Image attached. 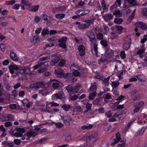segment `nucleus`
Returning a JSON list of instances; mask_svg holds the SVG:
<instances>
[{"mask_svg":"<svg viewBox=\"0 0 147 147\" xmlns=\"http://www.w3.org/2000/svg\"><path fill=\"white\" fill-rule=\"evenodd\" d=\"M96 89V86L95 85H92L90 87V90L91 91L95 92Z\"/></svg>","mask_w":147,"mask_h":147,"instance_id":"nucleus-58","label":"nucleus"},{"mask_svg":"<svg viewBox=\"0 0 147 147\" xmlns=\"http://www.w3.org/2000/svg\"><path fill=\"white\" fill-rule=\"evenodd\" d=\"M134 17V14L133 15H131L128 18L127 20V24H129L133 19V18Z\"/></svg>","mask_w":147,"mask_h":147,"instance_id":"nucleus-55","label":"nucleus"},{"mask_svg":"<svg viewBox=\"0 0 147 147\" xmlns=\"http://www.w3.org/2000/svg\"><path fill=\"white\" fill-rule=\"evenodd\" d=\"M147 129L146 126H144L139 129L136 133L135 136H141L144 133V131Z\"/></svg>","mask_w":147,"mask_h":147,"instance_id":"nucleus-16","label":"nucleus"},{"mask_svg":"<svg viewBox=\"0 0 147 147\" xmlns=\"http://www.w3.org/2000/svg\"><path fill=\"white\" fill-rule=\"evenodd\" d=\"M144 104V102L143 101H140L134 103L133 106L134 107H138L140 109L143 106Z\"/></svg>","mask_w":147,"mask_h":147,"instance_id":"nucleus-29","label":"nucleus"},{"mask_svg":"<svg viewBox=\"0 0 147 147\" xmlns=\"http://www.w3.org/2000/svg\"><path fill=\"white\" fill-rule=\"evenodd\" d=\"M96 93L95 92H94L89 94V98L90 100H93L95 97Z\"/></svg>","mask_w":147,"mask_h":147,"instance_id":"nucleus-36","label":"nucleus"},{"mask_svg":"<svg viewBox=\"0 0 147 147\" xmlns=\"http://www.w3.org/2000/svg\"><path fill=\"white\" fill-rule=\"evenodd\" d=\"M110 78V76H109L108 77L105 78L102 82L103 84L105 86H107L108 85V82Z\"/></svg>","mask_w":147,"mask_h":147,"instance_id":"nucleus-42","label":"nucleus"},{"mask_svg":"<svg viewBox=\"0 0 147 147\" xmlns=\"http://www.w3.org/2000/svg\"><path fill=\"white\" fill-rule=\"evenodd\" d=\"M58 36H55L48 38L47 40L49 42H53L57 40Z\"/></svg>","mask_w":147,"mask_h":147,"instance_id":"nucleus-51","label":"nucleus"},{"mask_svg":"<svg viewBox=\"0 0 147 147\" xmlns=\"http://www.w3.org/2000/svg\"><path fill=\"white\" fill-rule=\"evenodd\" d=\"M87 36L88 37L91 43H93L96 42L95 36L93 32L91 31H88L86 33Z\"/></svg>","mask_w":147,"mask_h":147,"instance_id":"nucleus-8","label":"nucleus"},{"mask_svg":"<svg viewBox=\"0 0 147 147\" xmlns=\"http://www.w3.org/2000/svg\"><path fill=\"white\" fill-rule=\"evenodd\" d=\"M3 147H11L13 146L12 143L11 142H5L2 143Z\"/></svg>","mask_w":147,"mask_h":147,"instance_id":"nucleus-33","label":"nucleus"},{"mask_svg":"<svg viewBox=\"0 0 147 147\" xmlns=\"http://www.w3.org/2000/svg\"><path fill=\"white\" fill-rule=\"evenodd\" d=\"M121 117V115H118L117 113H116L114 116V117L112 118L109 119V121L110 122L115 121L116 120H119L122 119Z\"/></svg>","mask_w":147,"mask_h":147,"instance_id":"nucleus-18","label":"nucleus"},{"mask_svg":"<svg viewBox=\"0 0 147 147\" xmlns=\"http://www.w3.org/2000/svg\"><path fill=\"white\" fill-rule=\"evenodd\" d=\"M67 39L66 37H63L62 38L59 39L58 40L60 43L59 44V46L63 49L66 48V47L65 43Z\"/></svg>","mask_w":147,"mask_h":147,"instance_id":"nucleus-11","label":"nucleus"},{"mask_svg":"<svg viewBox=\"0 0 147 147\" xmlns=\"http://www.w3.org/2000/svg\"><path fill=\"white\" fill-rule=\"evenodd\" d=\"M7 106L10 109H16L17 108L16 105L15 104H10Z\"/></svg>","mask_w":147,"mask_h":147,"instance_id":"nucleus-53","label":"nucleus"},{"mask_svg":"<svg viewBox=\"0 0 147 147\" xmlns=\"http://www.w3.org/2000/svg\"><path fill=\"white\" fill-rule=\"evenodd\" d=\"M14 119V116L11 114H6L2 117L3 120L4 121L12 120Z\"/></svg>","mask_w":147,"mask_h":147,"instance_id":"nucleus-15","label":"nucleus"},{"mask_svg":"<svg viewBox=\"0 0 147 147\" xmlns=\"http://www.w3.org/2000/svg\"><path fill=\"white\" fill-rule=\"evenodd\" d=\"M61 119L65 123L67 122L69 123L72 119L71 117L68 115H65L64 116H61Z\"/></svg>","mask_w":147,"mask_h":147,"instance_id":"nucleus-22","label":"nucleus"},{"mask_svg":"<svg viewBox=\"0 0 147 147\" xmlns=\"http://www.w3.org/2000/svg\"><path fill=\"white\" fill-rule=\"evenodd\" d=\"M50 64V63L49 61L41 62L34 66L32 67V68H33L34 70H36L37 69H42L38 71V73H42V70L46 67L49 66Z\"/></svg>","mask_w":147,"mask_h":147,"instance_id":"nucleus-2","label":"nucleus"},{"mask_svg":"<svg viewBox=\"0 0 147 147\" xmlns=\"http://www.w3.org/2000/svg\"><path fill=\"white\" fill-rule=\"evenodd\" d=\"M115 136L116 139L115 140L117 141V142H119L121 139L120 134L119 132H117Z\"/></svg>","mask_w":147,"mask_h":147,"instance_id":"nucleus-50","label":"nucleus"},{"mask_svg":"<svg viewBox=\"0 0 147 147\" xmlns=\"http://www.w3.org/2000/svg\"><path fill=\"white\" fill-rule=\"evenodd\" d=\"M138 123L140 125L144 124L146 123L145 120L142 121L140 117H138L137 120Z\"/></svg>","mask_w":147,"mask_h":147,"instance_id":"nucleus-52","label":"nucleus"},{"mask_svg":"<svg viewBox=\"0 0 147 147\" xmlns=\"http://www.w3.org/2000/svg\"><path fill=\"white\" fill-rule=\"evenodd\" d=\"M114 56L113 51L110 49H106L104 56L107 58L109 61H111Z\"/></svg>","mask_w":147,"mask_h":147,"instance_id":"nucleus-4","label":"nucleus"},{"mask_svg":"<svg viewBox=\"0 0 147 147\" xmlns=\"http://www.w3.org/2000/svg\"><path fill=\"white\" fill-rule=\"evenodd\" d=\"M65 16V14L63 13H60L57 14L56 15L55 17L58 19H61L63 18Z\"/></svg>","mask_w":147,"mask_h":147,"instance_id":"nucleus-40","label":"nucleus"},{"mask_svg":"<svg viewBox=\"0 0 147 147\" xmlns=\"http://www.w3.org/2000/svg\"><path fill=\"white\" fill-rule=\"evenodd\" d=\"M9 68L11 74H13L14 73V70H17L18 69V67L15 64H11L9 66Z\"/></svg>","mask_w":147,"mask_h":147,"instance_id":"nucleus-17","label":"nucleus"},{"mask_svg":"<svg viewBox=\"0 0 147 147\" xmlns=\"http://www.w3.org/2000/svg\"><path fill=\"white\" fill-rule=\"evenodd\" d=\"M32 4L30 3V4L29 7H28V9L30 11L35 12L37 11L39 7L38 5H32Z\"/></svg>","mask_w":147,"mask_h":147,"instance_id":"nucleus-13","label":"nucleus"},{"mask_svg":"<svg viewBox=\"0 0 147 147\" xmlns=\"http://www.w3.org/2000/svg\"><path fill=\"white\" fill-rule=\"evenodd\" d=\"M98 138L97 134L96 132L93 133L91 135L88 137L87 138V140L89 141L91 140L92 142H94Z\"/></svg>","mask_w":147,"mask_h":147,"instance_id":"nucleus-12","label":"nucleus"},{"mask_svg":"<svg viewBox=\"0 0 147 147\" xmlns=\"http://www.w3.org/2000/svg\"><path fill=\"white\" fill-rule=\"evenodd\" d=\"M42 18L43 19L47 22H49L50 21V18L45 14H42Z\"/></svg>","mask_w":147,"mask_h":147,"instance_id":"nucleus-46","label":"nucleus"},{"mask_svg":"<svg viewBox=\"0 0 147 147\" xmlns=\"http://www.w3.org/2000/svg\"><path fill=\"white\" fill-rule=\"evenodd\" d=\"M116 30L118 33L120 34L122 33V31L123 29L122 27L119 26H116Z\"/></svg>","mask_w":147,"mask_h":147,"instance_id":"nucleus-39","label":"nucleus"},{"mask_svg":"<svg viewBox=\"0 0 147 147\" xmlns=\"http://www.w3.org/2000/svg\"><path fill=\"white\" fill-rule=\"evenodd\" d=\"M107 61H109V60H108L107 58L106 59L101 58L98 60V62L100 64L101 63H104L105 62H106Z\"/></svg>","mask_w":147,"mask_h":147,"instance_id":"nucleus-56","label":"nucleus"},{"mask_svg":"<svg viewBox=\"0 0 147 147\" xmlns=\"http://www.w3.org/2000/svg\"><path fill=\"white\" fill-rule=\"evenodd\" d=\"M80 55L81 56H83L85 53V47L83 45H80L78 47Z\"/></svg>","mask_w":147,"mask_h":147,"instance_id":"nucleus-24","label":"nucleus"},{"mask_svg":"<svg viewBox=\"0 0 147 147\" xmlns=\"http://www.w3.org/2000/svg\"><path fill=\"white\" fill-rule=\"evenodd\" d=\"M131 97L133 100H138L140 99V96L138 94L132 96Z\"/></svg>","mask_w":147,"mask_h":147,"instance_id":"nucleus-41","label":"nucleus"},{"mask_svg":"<svg viewBox=\"0 0 147 147\" xmlns=\"http://www.w3.org/2000/svg\"><path fill=\"white\" fill-rule=\"evenodd\" d=\"M5 88L7 91H10L11 89V87L10 86L9 83H7L5 84Z\"/></svg>","mask_w":147,"mask_h":147,"instance_id":"nucleus-49","label":"nucleus"},{"mask_svg":"<svg viewBox=\"0 0 147 147\" xmlns=\"http://www.w3.org/2000/svg\"><path fill=\"white\" fill-rule=\"evenodd\" d=\"M136 77L141 82H144L146 81L145 76L142 74H139L136 76Z\"/></svg>","mask_w":147,"mask_h":147,"instance_id":"nucleus-27","label":"nucleus"},{"mask_svg":"<svg viewBox=\"0 0 147 147\" xmlns=\"http://www.w3.org/2000/svg\"><path fill=\"white\" fill-rule=\"evenodd\" d=\"M49 104V103L47 104L46 105L45 108L40 107V110L42 111H46L49 113H50L51 112V109L48 106V105Z\"/></svg>","mask_w":147,"mask_h":147,"instance_id":"nucleus-26","label":"nucleus"},{"mask_svg":"<svg viewBox=\"0 0 147 147\" xmlns=\"http://www.w3.org/2000/svg\"><path fill=\"white\" fill-rule=\"evenodd\" d=\"M70 70L72 71L73 75L75 76H80L82 73H80L77 70H75V69H78V66L74 64L71 65L70 67Z\"/></svg>","mask_w":147,"mask_h":147,"instance_id":"nucleus-7","label":"nucleus"},{"mask_svg":"<svg viewBox=\"0 0 147 147\" xmlns=\"http://www.w3.org/2000/svg\"><path fill=\"white\" fill-rule=\"evenodd\" d=\"M39 93L44 96H46L49 94L50 93L49 91H44L43 90H41L39 91Z\"/></svg>","mask_w":147,"mask_h":147,"instance_id":"nucleus-45","label":"nucleus"},{"mask_svg":"<svg viewBox=\"0 0 147 147\" xmlns=\"http://www.w3.org/2000/svg\"><path fill=\"white\" fill-rule=\"evenodd\" d=\"M142 13L144 16H147V8H144L142 11Z\"/></svg>","mask_w":147,"mask_h":147,"instance_id":"nucleus-63","label":"nucleus"},{"mask_svg":"<svg viewBox=\"0 0 147 147\" xmlns=\"http://www.w3.org/2000/svg\"><path fill=\"white\" fill-rule=\"evenodd\" d=\"M22 102L24 105H26V106L28 108L30 107V105L29 102V101L28 99H24L22 100Z\"/></svg>","mask_w":147,"mask_h":147,"instance_id":"nucleus-32","label":"nucleus"},{"mask_svg":"<svg viewBox=\"0 0 147 147\" xmlns=\"http://www.w3.org/2000/svg\"><path fill=\"white\" fill-rule=\"evenodd\" d=\"M135 25L136 26L140 28L143 30H145L147 28L146 24L145 23L142 22L136 23Z\"/></svg>","mask_w":147,"mask_h":147,"instance_id":"nucleus-20","label":"nucleus"},{"mask_svg":"<svg viewBox=\"0 0 147 147\" xmlns=\"http://www.w3.org/2000/svg\"><path fill=\"white\" fill-rule=\"evenodd\" d=\"M50 81H55V82L53 83L52 85L53 87L55 89H57L60 86V82L57 80L55 79H51L50 80Z\"/></svg>","mask_w":147,"mask_h":147,"instance_id":"nucleus-21","label":"nucleus"},{"mask_svg":"<svg viewBox=\"0 0 147 147\" xmlns=\"http://www.w3.org/2000/svg\"><path fill=\"white\" fill-rule=\"evenodd\" d=\"M55 73L57 75L58 77L62 78L64 77L66 79L70 80L71 79L72 74L70 73L65 74L64 71L61 68H58L55 71Z\"/></svg>","mask_w":147,"mask_h":147,"instance_id":"nucleus-1","label":"nucleus"},{"mask_svg":"<svg viewBox=\"0 0 147 147\" xmlns=\"http://www.w3.org/2000/svg\"><path fill=\"white\" fill-rule=\"evenodd\" d=\"M89 26V24H82L79 25L78 27L79 29H83L88 28Z\"/></svg>","mask_w":147,"mask_h":147,"instance_id":"nucleus-31","label":"nucleus"},{"mask_svg":"<svg viewBox=\"0 0 147 147\" xmlns=\"http://www.w3.org/2000/svg\"><path fill=\"white\" fill-rule=\"evenodd\" d=\"M121 0H117L113 5L112 6H113L115 7L120 6L121 5Z\"/></svg>","mask_w":147,"mask_h":147,"instance_id":"nucleus-48","label":"nucleus"},{"mask_svg":"<svg viewBox=\"0 0 147 147\" xmlns=\"http://www.w3.org/2000/svg\"><path fill=\"white\" fill-rule=\"evenodd\" d=\"M9 56L11 59L14 61H18L19 58L18 55L13 51H11Z\"/></svg>","mask_w":147,"mask_h":147,"instance_id":"nucleus-14","label":"nucleus"},{"mask_svg":"<svg viewBox=\"0 0 147 147\" xmlns=\"http://www.w3.org/2000/svg\"><path fill=\"white\" fill-rule=\"evenodd\" d=\"M18 94V92L16 90H13L11 92V95L14 97H16Z\"/></svg>","mask_w":147,"mask_h":147,"instance_id":"nucleus-57","label":"nucleus"},{"mask_svg":"<svg viewBox=\"0 0 147 147\" xmlns=\"http://www.w3.org/2000/svg\"><path fill=\"white\" fill-rule=\"evenodd\" d=\"M71 107V106L68 104H65L61 106V107L63 109V110L65 111H69V109Z\"/></svg>","mask_w":147,"mask_h":147,"instance_id":"nucleus-35","label":"nucleus"},{"mask_svg":"<svg viewBox=\"0 0 147 147\" xmlns=\"http://www.w3.org/2000/svg\"><path fill=\"white\" fill-rule=\"evenodd\" d=\"M113 14L118 17H121L122 15V12L119 10H116L113 12Z\"/></svg>","mask_w":147,"mask_h":147,"instance_id":"nucleus-38","label":"nucleus"},{"mask_svg":"<svg viewBox=\"0 0 147 147\" xmlns=\"http://www.w3.org/2000/svg\"><path fill=\"white\" fill-rule=\"evenodd\" d=\"M38 134L36 132L31 131L28 132L26 134H24V136L22 137V139L23 140L25 139L28 140L32 136L34 137L36 135Z\"/></svg>","mask_w":147,"mask_h":147,"instance_id":"nucleus-6","label":"nucleus"},{"mask_svg":"<svg viewBox=\"0 0 147 147\" xmlns=\"http://www.w3.org/2000/svg\"><path fill=\"white\" fill-rule=\"evenodd\" d=\"M80 86L79 84H77L75 86L69 85L66 87V89L68 92L71 94L77 93L78 90V87Z\"/></svg>","mask_w":147,"mask_h":147,"instance_id":"nucleus-3","label":"nucleus"},{"mask_svg":"<svg viewBox=\"0 0 147 147\" xmlns=\"http://www.w3.org/2000/svg\"><path fill=\"white\" fill-rule=\"evenodd\" d=\"M100 43L104 47H106L107 46V42L106 40H102L100 42Z\"/></svg>","mask_w":147,"mask_h":147,"instance_id":"nucleus-61","label":"nucleus"},{"mask_svg":"<svg viewBox=\"0 0 147 147\" xmlns=\"http://www.w3.org/2000/svg\"><path fill=\"white\" fill-rule=\"evenodd\" d=\"M92 46L91 51L92 54L96 56H98V47L97 45L95 42L93 43H91Z\"/></svg>","mask_w":147,"mask_h":147,"instance_id":"nucleus-10","label":"nucleus"},{"mask_svg":"<svg viewBox=\"0 0 147 147\" xmlns=\"http://www.w3.org/2000/svg\"><path fill=\"white\" fill-rule=\"evenodd\" d=\"M104 20L106 21H108L110 20L113 17V15L111 14H108L102 16Z\"/></svg>","mask_w":147,"mask_h":147,"instance_id":"nucleus-25","label":"nucleus"},{"mask_svg":"<svg viewBox=\"0 0 147 147\" xmlns=\"http://www.w3.org/2000/svg\"><path fill=\"white\" fill-rule=\"evenodd\" d=\"M72 110L74 112H80L82 111V109L80 107L76 106L73 107Z\"/></svg>","mask_w":147,"mask_h":147,"instance_id":"nucleus-34","label":"nucleus"},{"mask_svg":"<svg viewBox=\"0 0 147 147\" xmlns=\"http://www.w3.org/2000/svg\"><path fill=\"white\" fill-rule=\"evenodd\" d=\"M52 56L54 57V58L52 60L51 64L52 66H54L55 64L60 60V58L59 56H55L54 55H52Z\"/></svg>","mask_w":147,"mask_h":147,"instance_id":"nucleus-23","label":"nucleus"},{"mask_svg":"<svg viewBox=\"0 0 147 147\" xmlns=\"http://www.w3.org/2000/svg\"><path fill=\"white\" fill-rule=\"evenodd\" d=\"M0 48L1 51L3 52H4L6 49L5 45L4 44H1L0 45Z\"/></svg>","mask_w":147,"mask_h":147,"instance_id":"nucleus-54","label":"nucleus"},{"mask_svg":"<svg viewBox=\"0 0 147 147\" xmlns=\"http://www.w3.org/2000/svg\"><path fill=\"white\" fill-rule=\"evenodd\" d=\"M123 20L120 18H116L114 20V22L117 24H120L123 22Z\"/></svg>","mask_w":147,"mask_h":147,"instance_id":"nucleus-43","label":"nucleus"},{"mask_svg":"<svg viewBox=\"0 0 147 147\" xmlns=\"http://www.w3.org/2000/svg\"><path fill=\"white\" fill-rule=\"evenodd\" d=\"M30 69L29 67H24L20 70V72L21 74H27L30 73Z\"/></svg>","mask_w":147,"mask_h":147,"instance_id":"nucleus-19","label":"nucleus"},{"mask_svg":"<svg viewBox=\"0 0 147 147\" xmlns=\"http://www.w3.org/2000/svg\"><path fill=\"white\" fill-rule=\"evenodd\" d=\"M144 60V62L142 63L143 67L147 66V57H145Z\"/></svg>","mask_w":147,"mask_h":147,"instance_id":"nucleus-64","label":"nucleus"},{"mask_svg":"<svg viewBox=\"0 0 147 147\" xmlns=\"http://www.w3.org/2000/svg\"><path fill=\"white\" fill-rule=\"evenodd\" d=\"M58 94V99H62L65 98V96L62 92H60Z\"/></svg>","mask_w":147,"mask_h":147,"instance_id":"nucleus-47","label":"nucleus"},{"mask_svg":"<svg viewBox=\"0 0 147 147\" xmlns=\"http://www.w3.org/2000/svg\"><path fill=\"white\" fill-rule=\"evenodd\" d=\"M125 42L123 45V49L125 50H128L130 48L131 40L129 37L128 36L125 40Z\"/></svg>","mask_w":147,"mask_h":147,"instance_id":"nucleus-9","label":"nucleus"},{"mask_svg":"<svg viewBox=\"0 0 147 147\" xmlns=\"http://www.w3.org/2000/svg\"><path fill=\"white\" fill-rule=\"evenodd\" d=\"M92 125L90 124L89 125H84L82 127V129L83 130H89L92 129Z\"/></svg>","mask_w":147,"mask_h":147,"instance_id":"nucleus-37","label":"nucleus"},{"mask_svg":"<svg viewBox=\"0 0 147 147\" xmlns=\"http://www.w3.org/2000/svg\"><path fill=\"white\" fill-rule=\"evenodd\" d=\"M40 40V38L37 36H34L33 38V42L34 43H36Z\"/></svg>","mask_w":147,"mask_h":147,"instance_id":"nucleus-59","label":"nucleus"},{"mask_svg":"<svg viewBox=\"0 0 147 147\" xmlns=\"http://www.w3.org/2000/svg\"><path fill=\"white\" fill-rule=\"evenodd\" d=\"M97 38L98 39L101 40L103 38V35L102 34L99 33L97 35Z\"/></svg>","mask_w":147,"mask_h":147,"instance_id":"nucleus-62","label":"nucleus"},{"mask_svg":"<svg viewBox=\"0 0 147 147\" xmlns=\"http://www.w3.org/2000/svg\"><path fill=\"white\" fill-rule=\"evenodd\" d=\"M45 86V82L42 81L37 82L32 84L31 87L34 90H37L40 88H43Z\"/></svg>","mask_w":147,"mask_h":147,"instance_id":"nucleus-5","label":"nucleus"},{"mask_svg":"<svg viewBox=\"0 0 147 147\" xmlns=\"http://www.w3.org/2000/svg\"><path fill=\"white\" fill-rule=\"evenodd\" d=\"M119 83L117 81L112 82V86L114 88H115L117 87L119 85Z\"/></svg>","mask_w":147,"mask_h":147,"instance_id":"nucleus-44","label":"nucleus"},{"mask_svg":"<svg viewBox=\"0 0 147 147\" xmlns=\"http://www.w3.org/2000/svg\"><path fill=\"white\" fill-rule=\"evenodd\" d=\"M145 51V49L143 47L141 49L139 50L137 52V54L139 55V57L141 58H142L143 57V53Z\"/></svg>","mask_w":147,"mask_h":147,"instance_id":"nucleus-28","label":"nucleus"},{"mask_svg":"<svg viewBox=\"0 0 147 147\" xmlns=\"http://www.w3.org/2000/svg\"><path fill=\"white\" fill-rule=\"evenodd\" d=\"M101 5L103 9V12L107 11H108V8L106 6V4L104 0H100Z\"/></svg>","mask_w":147,"mask_h":147,"instance_id":"nucleus-30","label":"nucleus"},{"mask_svg":"<svg viewBox=\"0 0 147 147\" xmlns=\"http://www.w3.org/2000/svg\"><path fill=\"white\" fill-rule=\"evenodd\" d=\"M49 32V31L47 29H44L42 32V34L43 36L47 35Z\"/></svg>","mask_w":147,"mask_h":147,"instance_id":"nucleus-60","label":"nucleus"}]
</instances>
